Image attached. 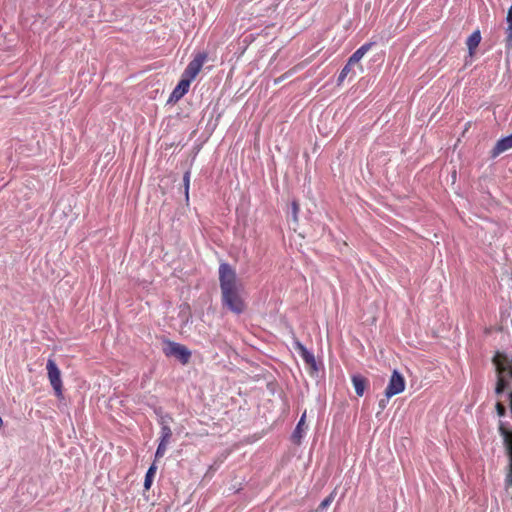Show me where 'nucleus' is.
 I'll return each mask as SVG.
<instances>
[{
  "mask_svg": "<svg viewBox=\"0 0 512 512\" xmlns=\"http://www.w3.org/2000/svg\"><path fill=\"white\" fill-rule=\"evenodd\" d=\"M219 284L223 306L233 313L241 314L245 310V304L240 295L237 275L231 265L226 262L219 266Z\"/></svg>",
  "mask_w": 512,
  "mask_h": 512,
  "instance_id": "obj_1",
  "label": "nucleus"
},
{
  "mask_svg": "<svg viewBox=\"0 0 512 512\" xmlns=\"http://www.w3.org/2000/svg\"><path fill=\"white\" fill-rule=\"evenodd\" d=\"M48 379L50 381V384L55 392V395L57 398L62 399L63 398V384L61 379V371L58 368L56 362L49 358L46 364Z\"/></svg>",
  "mask_w": 512,
  "mask_h": 512,
  "instance_id": "obj_2",
  "label": "nucleus"
},
{
  "mask_svg": "<svg viewBox=\"0 0 512 512\" xmlns=\"http://www.w3.org/2000/svg\"><path fill=\"white\" fill-rule=\"evenodd\" d=\"M163 352L167 357L177 358L182 364H187L191 358V351L186 346L173 341L165 342Z\"/></svg>",
  "mask_w": 512,
  "mask_h": 512,
  "instance_id": "obj_3",
  "label": "nucleus"
},
{
  "mask_svg": "<svg viewBox=\"0 0 512 512\" xmlns=\"http://www.w3.org/2000/svg\"><path fill=\"white\" fill-rule=\"evenodd\" d=\"M207 59V54L205 52L198 53L186 66L183 76L188 78L190 81H193L198 73L200 72L204 62Z\"/></svg>",
  "mask_w": 512,
  "mask_h": 512,
  "instance_id": "obj_4",
  "label": "nucleus"
},
{
  "mask_svg": "<svg viewBox=\"0 0 512 512\" xmlns=\"http://www.w3.org/2000/svg\"><path fill=\"white\" fill-rule=\"evenodd\" d=\"M404 389H405L404 377L397 370H394L390 377L389 383L385 389V396L387 398H391L392 396L403 392Z\"/></svg>",
  "mask_w": 512,
  "mask_h": 512,
  "instance_id": "obj_5",
  "label": "nucleus"
},
{
  "mask_svg": "<svg viewBox=\"0 0 512 512\" xmlns=\"http://www.w3.org/2000/svg\"><path fill=\"white\" fill-rule=\"evenodd\" d=\"M295 349L299 352L303 361L314 371L318 370L314 354L309 351L300 341L294 342Z\"/></svg>",
  "mask_w": 512,
  "mask_h": 512,
  "instance_id": "obj_6",
  "label": "nucleus"
},
{
  "mask_svg": "<svg viewBox=\"0 0 512 512\" xmlns=\"http://www.w3.org/2000/svg\"><path fill=\"white\" fill-rule=\"evenodd\" d=\"M191 82L192 81L182 75L181 80L173 89L168 102L179 101L188 92Z\"/></svg>",
  "mask_w": 512,
  "mask_h": 512,
  "instance_id": "obj_7",
  "label": "nucleus"
},
{
  "mask_svg": "<svg viewBox=\"0 0 512 512\" xmlns=\"http://www.w3.org/2000/svg\"><path fill=\"white\" fill-rule=\"evenodd\" d=\"M511 148H512V134L499 139L496 142V144L493 147V149L491 150L490 156L492 158H496L501 153H503V152H505V151H507V150H509Z\"/></svg>",
  "mask_w": 512,
  "mask_h": 512,
  "instance_id": "obj_8",
  "label": "nucleus"
},
{
  "mask_svg": "<svg viewBox=\"0 0 512 512\" xmlns=\"http://www.w3.org/2000/svg\"><path fill=\"white\" fill-rule=\"evenodd\" d=\"M374 44L375 42H368L363 44L349 57L347 62H349L351 65L358 63Z\"/></svg>",
  "mask_w": 512,
  "mask_h": 512,
  "instance_id": "obj_9",
  "label": "nucleus"
},
{
  "mask_svg": "<svg viewBox=\"0 0 512 512\" xmlns=\"http://www.w3.org/2000/svg\"><path fill=\"white\" fill-rule=\"evenodd\" d=\"M305 419H306V412H304L302 414V416L300 417V420L298 421V423L291 435V439H292L293 443H295V444H300L301 440L305 434V429H304Z\"/></svg>",
  "mask_w": 512,
  "mask_h": 512,
  "instance_id": "obj_10",
  "label": "nucleus"
},
{
  "mask_svg": "<svg viewBox=\"0 0 512 512\" xmlns=\"http://www.w3.org/2000/svg\"><path fill=\"white\" fill-rule=\"evenodd\" d=\"M351 380L357 396H363L368 383L367 379L361 374H354L352 375Z\"/></svg>",
  "mask_w": 512,
  "mask_h": 512,
  "instance_id": "obj_11",
  "label": "nucleus"
},
{
  "mask_svg": "<svg viewBox=\"0 0 512 512\" xmlns=\"http://www.w3.org/2000/svg\"><path fill=\"white\" fill-rule=\"evenodd\" d=\"M481 41V34L479 30L474 31L467 39L466 45L469 50V54L473 55L475 52V49L479 45Z\"/></svg>",
  "mask_w": 512,
  "mask_h": 512,
  "instance_id": "obj_12",
  "label": "nucleus"
},
{
  "mask_svg": "<svg viewBox=\"0 0 512 512\" xmlns=\"http://www.w3.org/2000/svg\"><path fill=\"white\" fill-rule=\"evenodd\" d=\"M499 433L503 438L504 447L512 446V430L507 429L502 422L499 425Z\"/></svg>",
  "mask_w": 512,
  "mask_h": 512,
  "instance_id": "obj_13",
  "label": "nucleus"
},
{
  "mask_svg": "<svg viewBox=\"0 0 512 512\" xmlns=\"http://www.w3.org/2000/svg\"><path fill=\"white\" fill-rule=\"evenodd\" d=\"M156 470H157V467L154 463L148 468L146 475H145V479H144V489L145 490L150 489V487L152 485L153 477L156 473Z\"/></svg>",
  "mask_w": 512,
  "mask_h": 512,
  "instance_id": "obj_14",
  "label": "nucleus"
},
{
  "mask_svg": "<svg viewBox=\"0 0 512 512\" xmlns=\"http://www.w3.org/2000/svg\"><path fill=\"white\" fill-rule=\"evenodd\" d=\"M190 176H191L190 170H187L183 175V186H184V193H185L186 201L189 200Z\"/></svg>",
  "mask_w": 512,
  "mask_h": 512,
  "instance_id": "obj_15",
  "label": "nucleus"
},
{
  "mask_svg": "<svg viewBox=\"0 0 512 512\" xmlns=\"http://www.w3.org/2000/svg\"><path fill=\"white\" fill-rule=\"evenodd\" d=\"M351 64H349V62H347L345 64V66L342 68V70L340 71L339 73V76H338V79H337V83L338 85L342 84L343 81L345 80V78L348 76V74L350 73L351 71Z\"/></svg>",
  "mask_w": 512,
  "mask_h": 512,
  "instance_id": "obj_16",
  "label": "nucleus"
},
{
  "mask_svg": "<svg viewBox=\"0 0 512 512\" xmlns=\"http://www.w3.org/2000/svg\"><path fill=\"white\" fill-rule=\"evenodd\" d=\"M506 21L508 24V27L506 29L507 38L508 40H512V6L508 10Z\"/></svg>",
  "mask_w": 512,
  "mask_h": 512,
  "instance_id": "obj_17",
  "label": "nucleus"
},
{
  "mask_svg": "<svg viewBox=\"0 0 512 512\" xmlns=\"http://www.w3.org/2000/svg\"><path fill=\"white\" fill-rule=\"evenodd\" d=\"M334 496H335V491H333L332 493L329 494V496H327L325 499L322 500V502L320 503L319 507L321 509H326L327 507H329L332 503V501L334 500Z\"/></svg>",
  "mask_w": 512,
  "mask_h": 512,
  "instance_id": "obj_18",
  "label": "nucleus"
},
{
  "mask_svg": "<svg viewBox=\"0 0 512 512\" xmlns=\"http://www.w3.org/2000/svg\"><path fill=\"white\" fill-rule=\"evenodd\" d=\"M166 450L167 446L159 443L155 452V459L162 458L165 455Z\"/></svg>",
  "mask_w": 512,
  "mask_h": 512,
  "instance_id": "obj_19",
  "label": "nucleus"
},
{
  "mask_svg": "<svg viewBox=\"0 0 512 512\" xmlns=\"http://www.w3.org/2000/svg\"><path fill=\"white\" fill-rule=\"evenodd\" d=\"M291 212H292L293 220L297 221L298 220V212H299V204L295 200L292 201V203H291Z\"/></svg>",
  "mask_w": 512,
  "mask_h": 512,
  "instance_id": "obj_20",
  "label": "nucleus"
},
{
  "mask_svg": "<svg viewBox=\"0 0 512 512\" xmlns=\"http://www.w3.org/2000/svg\"><path fill=\"white\" fill-rule=\"evenodd\" d=\"M496 411L499 417H503L506 414V408L501 402L496 403Z\"/></svg>",
  "mask_w": 512,
  "mask_h": 512,
  "instance_id": "obj_21",
  "label": "nucleus"
},
{
  "mask_svg": "<svg viewBox=\"0 0 512 512\" xmlns=\"http://www.w3.org/2000/svg\"><path fill=\"white\" fill-rule=\"evenodd\" d=\"M160 435H172L171 428L167 424L161 423Z\"/></svg>",
  "mask_w": 512,
  "mask_h": 512,
  "instance_id": "obj_22",
  "label": "nucleus"
},
{
  "mask_svg": "<svg viewBox=\"0 0 512 512\" xmlns=\"http://www.w3.org/2000/svg\"><path fill=\"white\" fill-rule=\"evenodd\" d=\"M171 437L172 435H160L159 443L167 446Z\"/></svg>",
  "mask_w": 512,
  "mask_h": 512,
  "instance_id": "obj_23",
  "label": "nucleus"
},
{
  "mask_svg": "<svg viewBox=\"0 0 512 512\" xmlns=\"http://www.w3.org/2000/svg\"><path fill=\"white\" fill-rule=\"evenodd\" d=\"M388 400H389V398H387V397H386V399H381L379 401V407L381 409H384L386 407L387 403H388Z\"/></svg>",
  "mask_w": 512,
  "mask_h": 512,
  "instance_id": "obj_24",
  "label": "nucleus"
},
{
  "mask_svg": "<svg viewBox=\"0 0 512 512\" xmlns=\"http://www.w3.org/2000/svg\"><path fill=\"white\" fill-rule=\"evenodd\" d=\"M506 454L508 456V460L512 459V446L509 445V447L505 448Z\"/></svg>",
  "mask_w": 512,
  "mask_h": 512,
  "instance_id": "obj_25",
  "label": "nucleus"
},
{
  "mask_svg": "<svg viewBox=\"0 0 512 512\" xmlns=\"http://www.w3.org/2000/svg\"><path fill=\"white\" fill-rule=\"evenodd\" d=\"M507 473H512V459H510V461L508 463V472Z\"/></svg>",
  "mask_w": 512,
  "mask_h": 512,
  "instance_id": "obj_26",
  "label": "nucleus"
},
{
  "mask_svg": "<svg viewBox=\"0 0 512 512\" xmlns=\"http://www.w3.org/2000/svg\"><path fill=\"white\" fill-rule=\"evenodd\" d=\"M2 426H3V420H2V418L0 417V429L2 428Z\"/></svg>",
  "mask_w": 512,
  "mask_h": 512,
  "instance_id": "obj_27",
  "label": "nucleus"
}]
</instances>
